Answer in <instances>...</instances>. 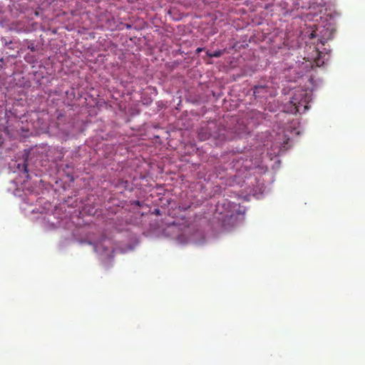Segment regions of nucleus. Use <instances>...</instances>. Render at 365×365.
Returning <instances> with one entry per match:
<instances>
[{"label":"nucleus","instance_id":"obj_8","mask_svg":"<svg viewBox=\"0 0 365 365\" xmlns=\"http://www.w3.org/2000/svg\"><path fill=\"white\" fill-rule=\"evenodd\" d=\"M126 27H127V28H130V26L129 24H127V25H126Z\"/></svg>","mask_w":365,"mask_h":365},{"label":"nucleus","instance_id":"obj_7","mask_svg":"<svg viewBox=\"0 0 365 365\" xmlns=\"http://www.w3.org/2000/svg\"><path fill=\"white\" fill-rule=\"evenodd\" d=\"M24 170L27 173V165L26 164H24Z\"/></svg>","mask_w":365,"mask_h":365},{"label":"nucleus","instance_id":"obj_5","mask_svg":"<svg viewBox=\"0 0 365 365\" xmlns=\"http://www.w3.org/2000/svg\"><path fill=\"white\" fill-rule=\"evenodd\" d=\"M3 144H4V139H3L2 136L0 135V148L2 147Z\"/></svg>","mask_w":365,"mask_h":365},{"label":"nucleus","instance_id":"obj_6","mask_svg":"<svg viewBox=\"0 0 365 365\" xmlns=\"http://www.w3.org/2000/svg\"><path fill=\"white\" fill-rule=\"evenodd\" d=\"M203 51V48H197L196 49V53H200V52H202Z\"/></svg>","mask_w":365,"mask_h":365},{"label":"nucleus","instance_id":"obj_3","mask_svg":"<svg viewBox=\"0 0 365 365\" xmlns=\"http://www.w3.org/2000/svg\"><path fill=\"white\" fill-rule=\"evenodd\" d=\"M206 53H207V56L210 57V58H213V57L219 58V57H220L222 55L223 51H221V50H217V51H215L214 52H210V51H207L206 52Z\"/></svg>","mask_w":365,"mask_h":365},{"label":"nucleus","instance_id":"obj_2","mask_svg":"<svg viewBox=\"0 0 365 365\" xmlns=\"http://www.w3.org/2000/svg\"><path fill=\"white\" fill-rule=\"evenodd\" d=\"M309 96L306 91H296L289 101V112L292 113H304L309 108Z\"/></svg>","mask_w":365,"mask_h":365},{"label":"nucleus","instance_id":"obj_4","mask_svg":"<svg viewBox=\"0 0 365 365\" xmlns=\"http://www.w3.org/2000/svg\"><path fill=\"white\" fill-rule=\"evenodd\" d=\"M266 86H255L254 94L257 96V93H259L261 91L264 90Z\"/></svg>","mask_w":365,"mask_h":365},{"label":"nucleus","instance_id":"obj_1","mask_svg":"<svg viewBox=\"0 0 365 365\" xmlns=\"http://www.w3.org/2000/svg\"><path fill=\"white\" fill-rule=\"evenodd\" d=\"M210 138L214 140L215 145L225 142L227 139L225 127L213 123L201 128L198 132V139L205 141Z\"/></svg>","mask_w":365,"mask_h":365}]
</instances>
